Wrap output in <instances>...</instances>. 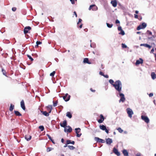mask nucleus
<instances>
[{
	"mask_svg": "<svg viewBox=\"0 0 156 156\" xmlns=\"http://www.w3.org/2000/svg\"><path fill=\"white\" fill-rule=\"evenodd\" d=\"M122 89V87H120L119 86H118L117 87H115V90L117 91L116 92V95L117 97H119L120 98V100H119V103L121 102L123 103L124 102L126 99L124 94L121 93Z\"/></svg>",
	"mask_w": 156,
	"mask_h": 156,
	"instance_id": "f257e3e1",
	"label": "nucleus"
},
{
	"mask_svg": "<svg viewBox=\"0 0 156 156\" xmlns=\"http://www.w3.org/2000/svg\"><path fill=\"white\" fill-rule=\"evenodd\" d=\"M109 83L111 84L115 88V87H117L118 86L122 87V85L121 82L120 80H117L115 81V83H113L114 81L112 79H110L109 80Z\"/></svg>",
	"mask_w": 156,
	"mask_h": 156,
	"instance_id": "f03ea898",
	"label": "nucleus"
},
{
	"mask_svg": "<svg viewBox=\"0 0 156 156\" xmlns=\"http://www.w3.org/2000/svg\"><path fill=\"white\" fill-rule=\"evenodd\" d=\"M99 128L100 129L102 130L105 131L107 133H108L109 129H108V127L107 128L105 126L102 125H100L99 126Z\"/></svg>",
	"mask_w": 156,
	"mask_h": 156,
	"instance_id": "7ed1b4c3",
	"label": "nucleus"
},
{
	"mask_svg": "<svg viewBox=\"0 0 156 156\" xmlns=\"http://www.w3.org/2000/svg\"><path fill=\"white\" fill-rule=\"evenodd\" d=\"M126 110L128 116L129 118H131L132 115L133 114V112L132 109L130 108H127Z\"/></svg>",
	"mask_w": 156,
	"mask_h": 156,
	"instance_id": "20e7f679",
	"label": "nucleus"
},
{
	"mask_svg": "<svg viewBox=\"0 0 156 156\" xmlns=\"http://www.w3.org/2000/svg\"><path fill=\"white\" fill-rule=\"evenodd\" d=\"M147 26V24L145 23H142L140 25L138 26L137 28V30H139L141 29H143L144 28L146 27Z\"/></svg>",
	"mask_w": 156,
	"mask_h": 156,
	"instance_id": "39448f33",
	"label": "nucleus"
},
{
	"mask_svg": "<svg viewBox=\"0 0 156 156\" xmlns=\"http://www.w3.org/2000/svg\"><path fill=\"white\" fill-rule=\"evenodd\" d=\"M94 140L97 143H104L105 142V141L104 140L100 139L98 137H95Z\"/></svg>",
	"mask_w": 156,
	"mask_h": 156,
	"instance_id": "423d86ee",
	"label": "nucleus"
},
{
	"mask_svg": "<svg viewBox=\"0 0 156 156\" xmlns=\"http://www.w3.org/2000/svg\"><path fill=\"white\" fill-rule=\"evenodd\" d=\"M91 9L93 11H96L98 10V7L95 5H92L90 6L88 9L90 10Z\"/></svg>",
	"mask_w": 156,
	"mask_h": 156,
	"instance_id": "0eeeda50",
	"label": "nucleus"
},
{
	"mask_svg": "<svg viewBox=\"0 0 156 156\" xmlns=\"http://www.w3.org/2000/svg\"><path fill=\"white\" fill-rule=\"evenodd\" d=\"M70 96L68 94H66L63 97V99L66 101H68L70 99Z\"/></svg>",
	"mask_w": 156,
	"mask_h": 156,
	"instance_id": "6e6552de",
	"label": "nucleus"
},
{
	"mask_svg": "<svg viewBox=\"0 0 156 156\" xmlns=\"http://www.w3.org/2000/svg\"><path fill=\"white\" fill-rule=\"evenodd\" d=\"M141 118L142 119L144 120L146 123H148L149 122V119L147 116L142 115Z\"/></svg>",
	"mask_w": 156,
	"mask_h": 156,
	"instance_id": "1a4fd4ad",
	"label": "nucleus"
},
{
	"mask_svg": "<svg viewBox=\"0 0 156 156\" xmlns=\"http://www.w3.org/2000/svg\"><path fill=\"white\" fill-rule=\"evenodd\" d=\"M72 130V128L69 126H68L64 129V131L66 132L70 133Z\"/></svg>",
	"mask_w": 156,
	"mask_h": 156,
	"instance_id": "9d476101",
	"label": "nucleus"
},
{
	"mask_svg": "<svg viewBox=\"0 0 156 156\" xmlns=\"http://www.w3.org/2000/svg\"><path fill=\"white\" fill-rule=\"evenodd\" d=\"M31 29V27L30 26L25 27L24 29V33L26 34L28 33V31Z\"/></svg>",
	"mask_w": 156,
	"mask_h": 156,
	"instance_id": "9b49d317",
	"label": "nucleus"
},
{
	"mask_svg": "<svg viewBox=\"0 0 156 156\" xmlns=\"http://www.w3.org/2000/svg\"><path fill=\"white\" fill-rule=\"evenodd\" d=\"M100 119L98 120V122L99 123H102L104 120L105 118L102 114H101L100 116Z\"/></svg>",
	"mask_w": 156,
	"mask_h": 156,
	"instance_id": "f8f14e48",
	"label": "nucleus"
},
{
	"mask_svg": "<svg viewBox=\"0 0 156 156\" xmlns=\"http://www.w3.org/2000/svg\"><path fill=\"white\" fill-rule=\"evenodd\" d=\"M67 121L66 120L63 121V123H60V125L62 127H63L64 128H66L68 126H67Z\"/></svg>",
	"mask_w": 156,
	"mask_h": 156,
	"instance_id": "ddd939ff",
	"label": "nucleus"
},
{
	"mask_svg": "<svg viewBox=\"0 0 156 156\" xmlns=\"http://www.w3.org/2000/svg\"><path fill=\"white\" fill-rule=\"evenodd\" d=\"M143 62V59L142 58H140L139 60H138L136 61L135 64L136 65H137L140 64H142Z\"/></svg>",
	"mask_w": 156,
	"mask_h": 156,
	"instance_id": "4468645a",
	"label": "nucleus"
},
{
	"mask_svg": "<svg viewBox=\"0 0 156 156\" xmlns=\"http://www.w3.org/2000/svg\"><path fill=\"white\" fill-rule=\"evenodd\" d=\"M46 108L47 111L49 113H50L52 108V105H48V106L46 107Z\"/></svg>",
	"mask_w": 156,
	"mask_h": 156,
	"instance_id": "2eb2a0df",
	"label": "nucleus"
},
{
	"mask_svg": "<svg viewBox=\"0 0 156 156\" xmlns=\"http://www.w3.org/2000/svg\"><path fill=\"white\" fill-rule=\"evenodd\" d=\"M106 143L107 144L110 145L112 142V139L110 138H108L106 139Z\"/></svg>",
	"mask_w": 156,
	"mask_h": 156,
	"instance_id": "dca6fc26",
	"label": "nucleus"
},
{
	"mask_svg": "<svg viewBox=\"0 0 156 156\" xmlns=\"http://www.w3.org/2000/svg\"><path fill=\"white\" fill-rule=\"evenodd\" d=\"M114 153L117 156H119L120 155V153L118 151V150L115 148H114L113 149Z\"/></svg>",
	"mask_w": 156,
	"mask_h": 156,
	"instance_id": "f3484780",
	"label": "nucleus"
},
{
	"mask_svg": "<svg viewBox=\"0 0 156 156\" xmlns=\"http://www.w3.org/2000/svg\"><path fill=\"white\" fill-rule=\"evenodd\" d=\"M83 62L84 63H87L89 64H91V63L89 61V59L88 58H85L83 60Z\"/></svg>",
	"mask_w": 156,
	"mask_h": 156,
	"instance_id": "a211bd4d",
	"label": "nucleus"
},
{
	"mask_svg": "<svg viewBox=\"0 0 156 156\" xmlns=\"http://www.w3.org/2000/svg\"><path fill=\"white\" fill-rule=\"evenodd\" d=\"M21 106L23 110H25L26 108L25 106L24 102L23 100H22L21 102Z\"/></svg>",
	"mask_w": 156,
	"mask_h": 156,
	"instance_id": "6ab92c4d",
	"label": "nucleus"
},
{
	"mask_svg": "<svg viewBox=\"0 0 156 156\" xmlns=\"http://www.w3.org/2000/svg\"><path fill=\"white\" fill-rule=\"evenodd\" d=\"M111 3L114 7H116L117 6V3L116 0L112 1L111 2Z\"/></svg>",
	"mask_w": 156,
	"mask_h": 156,
	"instance_id": "aec40b11",
	"label": "nucleus"
},
{
	"mask_svg": "<svg viewBox=\"0 0 156 156\" xmlns=\"http://www.w3.org/2000/svg\"><path fill=\"white\" fill-rule=\"evenodd\" d=\"M140 46H144V47L148 48H150L151 47V45L147 44H140Z\"/></svg>",
	"mask_w": 156,
	"mask_h": 156,
	"instance_id": "412c9836",
	"label": "nucleus"
},
{
	"mask_svg": "<svg viewBox=\"0 0 156 156\" xmlns=\"http://www.w3.org/2000/svg\"><path fill=\"white\" fill-rule=\"evenodd\" d=\"M66 142L67 143V144H72L74 145L75 144V142L74 141H71L70 140H67Z\"/></svg>",
	"mask_w": 156,
	"mask_h": 156,
	"instance_id": "4be33fe9",
	"label": "nucleus"
},
{
	"mask_svg": "<svg viewBox=\"0 0 156 156\" xmlns=\"http://www.w3.org/2000/svg\"><path fill=\"white\" fill-rule=\"evenodd\" d=\"M122 153L125 156H128V153L126 150H123L122 151Z\"/></svg>",
	"mask_w": 156,
	"mask_h": 156,
	"instance_id": "5701e85b",
	"label": "nucleus"
},
{
	"mask_svg": "<svg viewBox=\"0 0 156 156\" xmlns=\"http://www.w3.org/2000/svg\"><path fill=\"white\" fill-rule=\"evenodd\" d=\"M47 136L48 137V138L51 141V142L53 144H55V142L54 141V140H53L51 136H50L48 134H46Z\"/></svg>",
	"mask_w": 156,
	"mask_h": 156,
	"instance_id": "b1692460",
	"label": "nucleus"
},
{
	"mask_svg": "<svg viewBox=\"0 0 156 156\" xmlns=\"http://www.w3.org/2000/svg\"><path fill=\"white\" fill-rule=\"evenodd\" d=\"M41 112L42 113V114L46 116H48L49 115V113L47 112L46 111H41Z\"/></svg>",
	"mask_w": 156,
	"mask_h": 156,
	"instance_id": "393cba45",
	"label": "nucleus"
},
{
	"mask_svg": "<svg viewBox=\"0 0 156 156\" xmlns=\"http://www.w3.org/2000/svg\"><path fill=\"white\" fill-rule=\"evenodd\" d=\"M151 75V78L153 80H154L156 78V74H155L154 73H152Z\"/></svg>",
	"mask_w": 156,
	"mask_h": 156,
	"instance_id": "a878e982",
	"label": "nucleus"
},
{
	"mask_svg": "<svg viewBox=\"0 0 156 156\" xmlns=\"http://www.w3.org/2000/svg\"><path fill=\"white\" fill-rule=\"evenodd\" d=\"M66 116L70 119L72 117V115L70 112H67Z\"/></svg>",
	"mask_w": 156,
	"mask_h": 156,
	"instance_id": "bb28decb",
	"label": "nucleus"
},
{
	"mask_svg": "<svg viewBox=\"0 0 156 156\" xmlns=\"http://www.w3.org/2000/svg\"><path fill=\"white\" fill-rule=\"evenodd\" d=\"M31 138V136H30L26 135L25 136V139L28 141L30 140Z\"/></svg>",
	"mask_w": 156,
	"mask_h": 156,
	"instance_id": "cd10ccee",
	"label": "nucleus"
},
{
	"mask_svg": "<svg viewBox=\"0 0 156 156\" xmlns=\"http://www.w3.org/2000/svg\"><path fill=\"white\" fill-rule=\"evenodd\" d=\"M14 113L16 116H21V114L18 111H14Z\"/></svg>",
	"mask_w": 156,
	"mask_h": 156,
	"instance_id": "c85d7f7f",
	"label": "nucleus"
},
{
	"mask_svg": "<svg viewBox=\"0 0 156 156\" xmlns=\"http://www.w3.org/2000/svg\"><path fill=\"white\" fill-rule=\"evenodd\" d=\"M14 105L12 104H11L10 106V108H9V110L10 111H12L14 109Z\"/></svg>",
	"mask_w": 156,
	"mask_h": 156,
	"instance_id": "c756f323",
	"label": "nucleus"
},
{
	"mask_svg": "<svg viewBox=\"0 0 156 156\" xmlns=\"http://www.w3.org/2000/svg\"><path fill=\"white\" fill-rule=\"evenodd\" d=\"M75 132L76 133H79L80 131V129L79 128H76L75 129Z\"/></svg>",
	"mask_w": 156,
	"mask_h": 156,
	"instance_id": "7c9ffc66",
	"label": "nucleus"
},
{
	"mask_svg": "<svg viewBox=\"0 0 156 156\" xmlns=\"http://www.w3.org/2000/svg\"><path fill=\"white\" fill-rule=\"evenodd\" d=\"M106 25L107 27L109 28L112 27L113 25L112 24H110L109 23H106Z\"/></svg>",
	"mask_w": 156,
	"mask_h": 156,
	"instance_id": "2f4dec72",
	"label": "nucleus"
},
{
	"mask_svg": "<svg viewBox=\"0 0 156 156\" xmlns=\"http://www.w3.org/2000/svg\"><path fill=\"white\" fill-rule=\"evenodd\" d=\"M68 147L71 150H73L75 148V147L73 146L69 145H68Z\"/></svg>",
	"mask_w": 156,
	"mask_h": 156,
	"instance_id": "473e14b6",
	"label": "nucleus"
},
{
	"mask_svg": "<svg viewBox=\"0 0 156 156\" xmlns=\"http://www.w3.org/2000/svg\"><path fill=\"white\" fill-rule=\"evenodd\" d=\"M119 34H121L122 35H124L125 34V32L124 31H123L122 30L120 31V32H119Z\"/></svg>",
	"mask_w": 156,
	"mask_h": 156,
	"instance_id": "72a5a7b5",
	"label": "nucleus"
},
{
	"mask_svg": "<svg viewBox=\"0 0 156 156\" xmlns=\"http://www.w3.org/2000/svg\"><path fill=\"white\" fill-rule=\"evenodd\" d=\"M54 149L53 148L50 147H48L47 148V151L48 152H50V151H51V150Z\"/></svg>",
	"mask_w": 156,
	"mask_h": 156,
	"instance_id": "f704fd0d",
	"label": "nucleus"
},
{
	"mask_svg": "<svg viewBox=\"0 0 156 156\" xmlns=\"http://www.w3.org/2000/svg\"><path fill=\"white\" fill-rule=\"evenodd\" d=\"M39 128L41 129V131H43L44 129V127L43 126H39Z\"/></svg>",
	"mask_w": 156,
	"mask_h": 156,
	"instance_id": "c9c22d12",
	"label": "nucleus"
},
{
	"mask_svg": "<svg viewBox=\"0 0 156 156\" xmlns=\"http://www.w3.org/2000/svg\"><path fill=\"white\" fill-rule=\"evenodd\" d=\"M27 56L29 58L30 60L31 61H33L34 60L33 58L31 57V56L29 55H27Z\"/></svg>",
	"mask_w": 156,
	"mask_h": 156,
	"instance_id": "e433bc0d",
	"label": "nucleus"
},
{
	"mask_svg": "<svg viewBox=\"0 0 156 156\" xmlns=\"http://www.w3.org/2000/svg\"><path fill=\"white\" fill-rule=\"evenodd\" d=\"M42 43L40 41H37L36 42V46L37 47H38V45L39 44H41Z\"/></svg>",
	"mask_w": 156,
	"mask_h": 156,
	"instance_id": "4c0bfd02",
	"label": "nucleus"
},
{
	"mask_svg": "<svg viewBox=\"0 0 156 156\" xmlns=\"http://www.w3.org/2000/svg\"><path fill=\"white\" fill-rule=\"evenodd\" d=\"M53 105L54 107H56L57 105V104L58 103V101H56L55 102L53 101Z\"/></svg>",
	"mask_w": 156,
	"mask_h": 156,
	"instance_id": "58836bf2",
	"label": "nucleus"
},
{
	"mask_svg": "<svg viewBox=\"0 0 156 156\" xmlns=\"http://www.w3.org/2000/svg\"><path fill=\"white\" fill-rule=\"evenodd\" d=\"M117 130L120 133H122L123 132V130L120 127L118 128L117 129Z\"/></svg>",
	"mask_w": 156,
	"mask_h": 156,
	"instance_id": "ea45409f",
	"label": "nucleus"
},
{
	"mask_svg": "<svg viewBox=\"0 0 156 156\" xmlns=\"http://www.w3.org/2000/svg\"><path fill=\"white\" fill-rule=\"evenodd\" d=\"M2 73H3V74L5 76H7L6 75V74L5 71L3 69H2Z\"/></svg>",
	"mask_w": 156,
	"mask_h": 156,
	"instance_id": "a19ab883",
	"label": "nucleus"
},
{
	"mask_svg": "<svg viewBox=\"0 0 156 156\" xmlns=\"http://www.w3.org/2000/svg\"><path fill=\"white\" fill-rule=\"evenodd\" d=\"M55 73V71H53L50 74V75L51 76H54Z\"/></svg>",
	"mask_w": 156,
	"mask_h": 156,
	"instance_id": "79ce46f5",
	"label": "nucleus"
},
{
	"mask_svg": "<svg viewBox=\"0 0 156 156\" xmlns=\"http://www.w3.org/2000/svg\"><path fill=\"white\" fill-rule=\"evenodd\" d=\"M122 46L123 48H126L127 47V46L125 44L123 43L122 44Z\"/></svg>",
	"mask_w": 156,
	"mask_h": 156,
	"instance_id": "37998d69",
	"label": "nucleus"
},
{
	"mask_svg": "<svg viewBox=\"0 0 156 156\" xmlns=\"http://www.w3.org/2000/svg\"><path fill=\"white\" fill-rule=\"evenodd\" d=\"M70 1L72 4H74L75 3V1H76L77 0H70Z\"/></svg>",
	"mask_w": 156,
	"mask_h": 156,
	"instance_id": "c03bdc74",
	"label": "nucleus"
},
{
	"mask_svg": "<svg viewBox=\"0 0 156 156\" xmlns=\"http://www.w3.org/2000/svg\"><path fill=\"white\" fill-rule=\"evenodd\" d=\"M76 134V136L78 137H80L82 135L81 133H77Z\"/></svg>",
	"mask_w": 156,
	"mask_h": 156,
	"instance_id": "a18cd8bd",
	"label": "nucleus"
},
{
	"mask_svg": "<svg viewBox=\"0 0 156 156\" xmlns=\"http://www.w3.org/2000/svg\"><path fill=\"white\" fill-rule=\"evenodd\" d=\"M82 21V20L80 18L79 19V20L78 22L77 23V24L78 25L79 23H80Z\"/></svg>",
	"mask_w": 156,
	"mask_h": 156,
	"instance_id": "49530a36",
	"label": "nucleus"
},
{
	"mask_svg": "<svg viewBox=\"0 0 156 156\" xmlns=\"http://www.w3.org/2000/svg\"><path fill=\"white\" fill-rule=\"evenodd\" d=\"M147 33H148L149 35H152V32L151 31H149V30H147Z\"/></svg>",
	"mask_w": 156,
	"mask_h": 156,
	"instance_id": "de8ad7c7",
	"label": "nucleus"
},
{
	"mask_svg": "<svg viewBox=\"0 0 156 156\" xmlns=\"http://www.w3.org/2000/svg\"><path fill=\"white\" fill-rule=\"evenodd\" d=\"M99 74H100V75H101V76H104V75H105V74H104V73H103V72H101V71H100V72H99Z\"/></svg>",
	"mask_w": 156,
	"mask_h": 156,
	"instance_id": "09e8293b",
	"label": "nucleus"
},
{
	"mask_svg": "<svg viewBox=\"0 0 156 156\" xmlns=\"http://www.w3.org/2000/svg\"><path fill=\"white\" fill-rule=\"evenodd\" d=\"M135 156H141L140 153L138 152L135 154Z\"/></svg>",
	"mask_w": 156,
	"mask_h": 156,
	"instance_id": "8fccbe9b",
	"label": "nucleus"
},
{
	"mask_svg": "<svg viewBox=\"0 0 156 156\" xmlns=\"http://www.w3.org/2000/svg\"><path fill=\"white\" fill-rule=\"evenodd\" d=\"M118 30L119 31L121 30H122V27L121 26H119L118 27Z\"/></svg>",
	"mask_w": 156,
	"mask_h": 156,
	"instance_id": "3c124183",
	"label": "nucleus"
},
{
	"mask_svg": "<svg viewBox=\"0 0 156 156\" xmlns=\"http://www.w3.org/2000/svg\"><path fill=\"white\" fill-rule=\"evenodd\" d=\"M16 7H13L12 8V11L15 12L16 11Z\"/></svg>",
	"mask_w": 156,
	"mask_h": 156,
	"instance_id": "603ef678",
	"label": "nucleus"
},
{
	"mask_svg": "<svg viewBox=\"0 0 156 156\" xmlns=\"http://www.w3.org/2000/svg\"><path fill=\"white\" fill-rule=\"evenodd\" d=\"M115 23L116 24H118L120 23V21L118 20H115Z\"/></svg>",
	"mask_w": 156,
	"mask_h": 156,
	"instance_id": "864d4df0",
	"label": "nucleus"
},
{
	"mask_svg": "<svg viewBox=\"0 0 156 156\" xmlns=\"http://www.w3.org/2000/svg\"><path fill=\"white\" fill-rule=\"evenodd\" d=\"M90 90L91 91H92L93 92H95V90H93L92 88H90Z\"/></svg>",
	"mask_w": 156,
	"mask_h": 156,
	"instance_id": "5fc2aeb1",
	"label": "nucleus"
},
{
	"mask_svg": "<svg viewBox=\"0 0 156 156\" xmlns=\"http://www.w3.org/2000/svg\"><path fill=\"white\" fill-rule=\"evenodd\" d=\"M149 95L150 97H151L153 96V93H151L149 94Z\"/></svg>",
	"mask_w": 156,
	"mask_h": 156,
	"instance_id": "6e6d98bb",
	"label": "nucleus"
},
{
	"mask_svg": "<svg viewBox=\"0 0 156 156\" xmlns=\"http://www.w3.org/2000/svg\"><path fill=\"white\" fill-rule=\"evenodd\" d=\"M74 15H75L76 17H77V14H76V12L75 11H74L73 12Z\"/></svg>",
	"mask_w": 156,
	"mask_h": 156,
	"instance_id": "4d7b16f0",
	"label": "nucleus"
},
{
	"mask_svg": "<svg viewBox=\"0 0 156 156\" xmlns=\"http://www.w3.org/2000/svg\"><path fill=\"white\" fill-rule=\"evenodd\" d=\"M134 17L135 18H138V16L136 14H135L134 15Z\"/></svg>",
	"mask_w": 156,
	"mask_h": 156,
	"instance_id": "13d9d810",
	"label": "nucleus"
},
{
	"mask_svg": "<svg viewBox=\"0 0 156 156\" xmlns=\"http://www.w3.org/2000/svg\"><path fill=\"white\" fill-rule=\"evenodd\" d=\"M105 77L106 78H108V76L107 75H104V76H103Z\"/></svg>",
	"mask_w": 156,
	"mask_h": 156,
	"instance_id": "bf43d9fd",
	"label": "nucleus"
},
{
	"mask_svg": "<svg viewBox=\"0 0 156 156\" xmlns=\"http://www.w3.org/2000/svg\"><path fill=\"white\" fill-rule=\"evenodd\" d=\"M154 51V49L153 48H152L151 51V53H153Z\"/></svg>",
	"mask_w": 156,
	"mask_h": 156,
	"instance_id": "052dcab7",
	"label": "nucleus"
},
{
	"mask_svg": "<svg viewBox=\"0 0 156 156\" xmlns=\"http://www.w3.org/2000/svg\"><path fill=\"white\" fill-rule=\"evenodd\" d=\"M55 60L57 62H58V59L57 58H55Z\"/></svg>",
	"mask_w": 156,
	"mask_h": 156,
	"instance_id": "680f3d73",
	"label": "nucleus"
},
{
	"mask_svg": "<svg viewBox=\"0 0 156 156\" xmlns=\"http://www.w3.org/2000/svg\"><path fill=\"white\" fill-rule=\"evenodd\" d=\"M61 141L62 143H63L64 141V139L63 138L61 140Z\"/></svg>",
	"mask_w": 156,
	"mask_h": 156,
	"instance_id": "e2e57ef3",
	"label": "nucleus"
},
{
	"mask_svg": "<svg viewBox=\"0 0 156 156\" xmlns=\"http://www.w3.org/2000/svg\"><path fill=\"white\" fill-rule=\"evenodd\" d=\"M82 26H83V24H80V26H79V27L80 28H82Z\"/></svg>",
	"mask_w": 156,
	"mask_h": 156,
	"instance_id": "0e129e2a",
	"label": "nucleus"
},
{
	"mask_svg": "<svg viewBox=\"0 0 156 156\" xmlns=\"http://www.w3.org/2000/svg\"><path fill=\"white\" fill-rule=\"evenodd\" d=\"M67 145L68 144H67V143H66V145L64 146V147H68V145Z\"/></svg>",
	"mask_w": 156,
	"mask_h": 156,
	"instance_id": "69168bd1",
	"label": "nucleus"
},
{
	"mask_svg": "<svg viewBox=\"0 0 156 156\" xmlns=\"http://www.w3.org/2000/svg\"><path fill=\"white\" fill-rule=\"evenodd\" d=\"M152 37H148V39L150 40H152Z\"/></svg>",
	"mask_w": 156,
	"mask_h": 156,
	"instance_id": "338daca9",
	"label": "nucleus"
},
{
	"mask_svg": "<svg viewBox=\"0 0 156 156\" xmlns=\"http://www.w3.org/2000/svg\"><path fill=\"white\" fill-rule=\"evenodd\" d=\"M138 11L137 10H136L135 11V12L136 14H138Z\"/></svg>",
	"mask_w": 156,
	"mask_h": 156,
	"instance_id": "774afa93",
	"label": "nucleus"
}]
</instances>
